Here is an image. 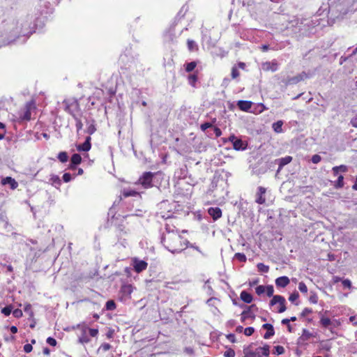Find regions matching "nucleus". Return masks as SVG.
I'll list each match as a JSON object with an SVG mask.
<instances>
[{"label": "nucleus", "instance_id": "obj_1", "mask_svg": "<svg viewBox=\"0 0 357 357\" xmlns=\"http://www.w3.org/2000/svg\"><path fill=\"white\" fill-rule=\"evenodd\" d=\"M44 25L45 19L40 15L34 19L33 15L31 14L22 16L19 19L9 18L2 22L1 27L11 39L8 38L3 45L13 43H24L36 29H42Z\"/></svg>", "mask_w": 357, "mask_h": 357}, {"label": "nucleus", "instance_id": "obj_2", "mask_svg": "<svg viewBox=\"0 0 357 357\" xmlns=\"http://www.w3.org/2000/svg\"><path fill=\"white\" fill-rule=\"evenodd\" d=\"M183 236L177 233L172 232L169 235L161 236V243L165 248L173 254L181 253L185 248H183L184 241Z\"/></svg>", "mask_w": 357, "mask_h": 357}, {"label": "nucleus", "instance_id": "obj_3", "mask_svg": "<svg viewBox=\"0 0 357 357\" xmlns=\"http://www.w3.org/2000/svg\"><path fill=\"white\" fill-rule=\"evenodd\" d=\"M357 0H337L329 5L328 14L331 17L342 18L349 12V8L356 2Z\"/></svg>", "mask_w": 357, "mask_h": 357}, {"label": "nucleus", "instance_id": "obj_4", "mask_svg": "<svg viewBox=\"0 0 357 357\" xmlns=\"http://www.w3.org/2000/svg\"><path fill=\"white\" fill-rule=\"evenodd\" d=\"M79 109V103L77 102V101H75L70 105L66 104V108H65V110L67 112H68L73 116V118L75 119V121L76 122L75 126H76L77 133L79 132V131L82 129V127H83V123L82 122L80 117L79 116H77L74 112V110H78Z\"/></svg>", "mask_w": 357, "mask_h": 357}, {"label": "nucleus", "instance_id": "obj_5", "mask_svg": "<svg viewBox=\"0 0 357 357\" xmlns=\"http://www.w3.org/2000/svg\"><path fill=\"white\" fill-rule=\"evenodd\" d=\"M231 143L233 149L236 151H245L248 148V142L232 134L228 137Z\"/></svg>", "mask_w": 357, "mask_h": 357}, {"label": "nucleus", "instance_id": "obj_6", "mask_svg": "<svg viewBox=\"0 0 357 357\" xmlns=\"http://www.w3.org/2000/svg\"><path fill=\"white\" fill-rule=\"evenodd\" d=\"M301 26H299L300 29H303L305 27H307V31H309L310 33H313L312 29L320 24V19L317 17L314 19H303L301 22Z\"/></svg>", "mask_w": 357, "mask_h": 357}, {"label": "nucleus", "instance_id": "obj_7", "mask_svg": "<svg viewBox=\"0 0 357 357\" xmlns=\"http://www.w3.org/2000/svg\"><path fill=\"white\" fill-rule=\"evenodd\" d=\"M155 174L151 172H144L139 178L138 183L142 185L144 188H149L153 186L152 181Z\"/></svg>", "mask_w": 357, "mask_h": 357}, {"label": "nucleus", "instance_id": "obj_8", "mask_svg": "<svg viewBox=\"0 0 357 357\" xmlns=\"http://www.w3.org/2000/svg\"><path fill=\"white\" fill-rule=\"evenodd\" d=\"M320 317V325L321 327L328 329L332 333H334V328L338 325L337 323H334L330 318L324 317L321 312L319 313Z\"/></svg>", "mask_w": 357, "mask_h": 357}, {"label": "nucleus", "instance_id": "obj_9", "mask_svg": "<svg viewBox=\"0 0 357 357\" xmlns=\"http://www.w3.org/2000/svg\"><path fill=\"white\" fill-rule=\"evenodd\" d=\"M310 76L305 72H302L296 76L287 77L286 81L287 85L296 84L305 79L309 78Z\"/></svg>", "mask_w": 357, "mask_h": 357}, {"label": "nucleus", "instance_id": "obj_10", "mask_svg": "<svg viewBox=\"0 0 357 357\" xmlns=\"http://www.w3.org/2000/svg\"><path fill=\"white\" fill-rule=\"evenodd\" d=\"M292 161V157L289 155H287L284 158H280L275 159L274 160V163L278 165V168L277 169V173H279L281 169L284 167L286 165L290 163Z\"/></svg>", "mask_w": 357, "mask_h": 357}, {"label": "nucleus", "instance_id": "obj_11", "mask_svg": "<svg viewBox=\"0 0 357 357\" xmlns=\"http://www.w3.org/2000/svg\"><path fill=\"white\" fill-rule=\"evenodd\" d=\"M133 268L137 273H140L147 268L148 264L144 261L137 258L133 259Z\"/></svg>", "mask_w": 357, "mask_h": 357}, {"label": "nucleus", "instance_id": "obj_12", "mask_svg": "<svg viewBox=\"0 0 357 357\" xmlns=\"http://www.w3.org/2000/svg\"><path fill=\"white\" fill-rule=\"evenodd\" d=\"M207 212L214 222L220 218L222 214V210L218 206L208 208Z\"/></svg>", "mask_w": 357, "mask_h": 357}, {"label": "nucleus", "instance_id": "obj_13", "mask_svg": "<svg viewBox=\"0 0 357 357\" xmlns=\"http://www.w3.org/2000/svg\"><path fill=\"white\" fill-rule=\"evenodd\" d=\"M266 192V189L262 186H259L257 188V192L256 193V199L255 202L259 204H264L266 202V198L264 195Z\"/></svg>", "mask_w": 357, "mask_h": 357}, {"label": "nucleus", "instance_id": "obj_14", "mask_svg": "<svg viewBox=\"0 0 357 357\" xmlns=\"http://www.w3.org/2000/svg\"><path fill=\"white\" fill-rule=\"evenodd\" d=\"M262 69L265 71L275 72L278 69V63L275 60L266 61L262 63Z\"/></svg>", "mask_w": 357, "mask_h": 357}, {"label": "nucleus", "instance_id": "obj_15", "mask_svg": "<svg viewBox=\"0 0 357 357\" xmlns=\"http://www.w3.org/2000/svg\"><path fill=\"white\" fill-rule=\"evenodd\" d=\"M84 119L86 124L88 126L86 132L91 135L96 131V121L92 118L89 119L86 116H84Z\"/></svg>", "mask_w": 357, "mask_h": 357}, {"label": "nucleus", "instance_id": "obj_16", "mask_svg": "<svg viewBox=\"0 0 357 357\" xmlns=\"http://www.w3.org/2000/svg\"><path fill=\"white\" fill-rule=\"evenodd\" d=\"M1 183L3 185H8L11 190H15L18 187V183L10 176L3 178Z\"/></svg>", "mask_w": 357, "mask_h": 357}, {"label": "nucleus", "instance_id": "obj_17", "mask_svg": "<svg viewBox=\"0 0 357 357\" xmlns=\"http://www.w3.org/2000/svg\"><path fill=\"white\" fill-rule=\"evenodd\" d=\"M261 328L264 330H266V332L264 335V339H269L275 335V330L273 326L271 324H264Z\"/></svg>", "mask_w": 357, "mask_h": 357}, {"label": "nucleus", "instance_id": "obj_18", "mask_svg": "<svg viewBox=\"0 0 357 357\" xmlns=\"http://www.w3.org/2000/svg\"><path fill=\"white\" fill-rule=\"evenodd\" d=\"M252 104V102L249 100H241L237 102L238 107L243 112H250Z\"/></svg>", "mask_w": 357, "mask_h": 357}, {"label": "nucleus", "instance_id": "obj_19", "mask_svg": "<svg viewBox=\"0 0 357 357\" xmlns=\"http://www.w3.org/2000/svg\"><path fill=\"white\" fill-rule=\"evenodd\" d=\"M257 357H261V354L264 356L268 357L270 354V346L265 344L263 347L257 348Z\"/></svg>", "mask_w": 357, "mask_h": 357}, {"label": "nucleus", "instance_id": "obj_20", "mask_svg": "<svg viewBox=\"0 0 357 357\" xmlns=\"http://www.w3.org/2000/svg\"><path fill=\"white\" fill-rule=\"evenodd\" d=\"M290 282V280L287 276H281L275 280V285L278 287H285Z\"/></svg>", "mask_w": 357, "mask_h": 357}, {"label": "nucleus", "instance_id": "obj_21", "mask_svg": "<svg viewBox=\"0 0 357 357\" xmlns=\"http://www.w3.org/2000/svg\"><path fill=\"white\" fill-rule=\"evenodd\" d=\"M257 307L255 304H252L246 307V309L243 311V314H246L248 318H251L254 319L255 318V315L254 314V310H257Z\"/></svg>", "mask_w": 357, "mask_h": 357}, {"label": "nucleus", "instance_id": "obj_22", "mask_svg": "<svg viewBox=\"0 0 357 357\" xmlns=\"http://www.w3.org/2000/svg\"><path fill=\"white\" fill-rule=\"evenodd\" d=\"M240 298L245 303H251L253 300V296L251 294L248 293V291L243 290L241 291L240 294Z\"/></svg>", "mask_w": 357, "mask_h": 357}, {"label": "nucleus", "instance_id": "obj_23", "mask_svg": "<svg viewBox=\"0 0 357 357\" xmlns=\"http://www.w3.org/2000/svg\"><path fill=\"white\" fill-rule=\"evenodd\" d=\"M50 182L57 189H59L61 185V180L60 177L55 174L50 175Z\"/></svg>", "mask_w": 357, "mask_h": 357}, {"label": "nucleus", "instance_id": "obj_24", "mask_svg": "<svg viewBox=\"0 0 357 357\" xmlns=\"http://www.w3.org/2000/svg\"><path fill=\"white\" fill-rule=\"evenodd\" d=\"M272 299L270 301V305L273 306L277 303H280L282 302H285V298L284 296L280 295H273Z\"/></svg>", "mask_w": 357, "mask_h": 357}, {"label": "nucleus", "instance_id": "obj_25", "mask_svg": "<svg viewBox=\"0 0 357 357\" xmlns=\"http://www.w3.org/2000/svg\"><path fill=\"white\" fill-rule=\"evenodd\" d=\"M20 118L22 121H29L31 119V111L28 107V103L26 104V109H24L23 113L20 115Z\"/></svg>", "mask_w": 357, "mask_h": 357}, {"label": "nucleus", "instance_id": "obj_26", "mask_svg": "<svg viewBox=\"0 0 357 357\" xmlns=\"http://www.w3.org/2000/svg\"><path fill=\"white\" fill-rule=\"evenodd\" d=\"M332 170H333V174L335 176H336L339 174L340 172H347L348 167H347V166H346L344 165H341L340 166H335V167H333Z\"/></svg>", "mask_w": 357, "mask_h": 357}, {"label": "nucleus", "instance_id": "obj_27", "mask_svg": "<svg viewBox=\"0 0 357 357\" xmlns=\"http://www.w3.org/2000/svg\"><path fill=\"white\" fill-rule=\"evenodd\" d=\"M313 335L312 333H310L308 330L303 328L302 331V335L299 337V340L303 342L307 341Z\"/></svg>", "mask_w": 357, "mask_h": 357}, {"label": "nucleus", "instance_id": "obj_28", "mask_svg": "<svg viewBox=\"0 0 357 357\" xmlns=\"http://www.w3.org/2000/svg\"><path fill=\"white\" fill-rule=\"evenodd\" d=\"M76 148L77 150L79 152H87L91 149V145L87 144L84 142L82 144H77Z\"/></svg>", "mask_w": 357, "mask_h": 357}, {"label": "nucleus", "instance_id": "obj_29", "mask_svg": "<svg viewBox=\"0 0 357 357\" xmlns=\"http://www.w3.org/2000/svg\"><path fill=\"white\" fill-rule=\"evenodd\" d=\"M197 79H198L197 71H196L193 74L189 75L188 76V83H189V84H190L192 86H195V84L197 82Z\"/></svg>", "mask_w": 357, "mask_h": 357}, {"label": "nucleus", "instance_id": "obj_30", "mask_svg": "<svg viewBox=\"0 0 357 357\" xmlns=\"http://www.w3.org/2000/svg\"><path fill=\"white\" fill-rule=\"evenodd\" d=\"M282 121H278L273 123L272 128L275 132L280 133L282 132Z\"/></svg>", "mask_w": 357, "mask_h": 357}, {"label": "nucleus", "instance_id": "obj_31", "mask_svg": "<svg viewBox=\"0 0 357 357\" xmlns=\"http://www.w3.org/2000/svg\"><path fill=\"white\" fill-rule=\"evenodd\" d=\"M197 65V61H195L189 62V63H186L185 64V70L188 73H191V72L194 71Z\"/></svg>", "mask_w": 357, "mask_h": 357}, {"label": "nucleus", "instance_id": "obj_32", "mask_svg": "<svg viewBox=\"0 0 357 357\" xmlns=\"http://www.w3.org/2000/svg\"><path fill=\"white\" fill-rule=\"evenodd\" d=\"M116 307V303L113 300H108L106 302L105 305V310H109V311L115 310Z\"/></svg>", "mask_w": 357, "mask_h": 357}, {"label": "nucleus", "instance_id": "obj_33", "mask_svg": "<svg viewBox=\"0 0 357 357\" xmlns=\"http://www.w3.org/2000/svg\"><path fill=\"white\" fill-rule=\"evenodd\" d=\"M57 158L61 162L64 163L68 160V155L66 151H61L59 153Z\"/></svg>", "mask_w": 357, "mask_h": 357}, {"label": "nucleus", "instance_id": "obj_34", "mask_svg": "<svg viewBox=\"0 0 357 357\" xmlns=\"http://www.w3.org/2000/svg\"><path fill=\"white\" fill-rule=\"evenodd\" d=\"M78 341L79 343H82V344L88 343L90 341L89 337L86 335V328L82 329V334L79 337Z\"/></svg>", "mask_w": 357, "mask_h": 357}, {"label": "nucleus", "instance_id": "obj_35", "mask_svg": "<svg viewBox=\"0 0 357 357\" xmlns=\"http://www.w3.org/2000/svg\"><path fill=\"white\" fill-rule=\"evenodd\" d=\"M82 157L79 153L73 154L70 158V161L76 165H79L82 162Z\"/></svg>", "mask_w": 357, "mask_h": 357}, {"label": "nucleus", "instance_id": "obj_36", "mask_svg": "<svg viewBox=\"0 0 357 357\" xmlns=\"http://www.w3.org/2000/svg\"><path fill=\"white\" fill-rule=\"evenodd\" d=\"M137 195H139L138 192H137L134 190H132V189L124 190L123 192V196L124 197H128L137 196Z\"/></svg>", "mask_w": 357, "mask_h": 357}, {"label": "nucleus", "instance_id": "obj_37", "mask_svg": "<svg viewBox=\"0 0 357 357\" xmlns=\"http://www.w3.org/2000/svg\"><path fill=\"white\" fill-rule=\"evenodd\" d=\"M187 11H188V7L185 6H183L181 7V10H179V12L178 13L175 20H180L182 17H183L185 16Z\"/></svg>", "mask_w": 357, "mask_h": 357}, {"label": "nucleus", "instance_id": "obj_38", "mask_svg": "<svg viewBox=\"0 0 357 357\" xmlns=\"http://www.w3.org/2000/svg\"><path fill=\"white\" fill-rule=\"evenodd\" d=\"M334 185L336 189L342 188L344 186V176L342 175H339Z\"/></svg>", "mask_w": 357, "mask_h": 357}, {"label": "nucleus", "instance_id": "obj_39", "mask_svg": "<svg viewBox=\"0 0 357 357\" xmlns=\"http://www.w3.org/2000/svg\"><path fill=\"white\" fill-rule=\"evenodd\" d=\"M187 45L188 50L191 52L198 50L197 43L192 40L188 39L187 41Z\"/></svg>", "mask_w": 357, "mask_h": 357}, {"label": "nucleus", "instance_id": "obj_40", "mask_svg": "<svg viewBox=\"0 0 357 357\" xmlns=\"http://www.w3.org/2000/svg\"><path fill=\"white\" fill-rule=\"evenodd\" d=\"M13 312V307L11 305H6L1 309V313L5 316H9Z\"/></svg>", "mask_w": 357, "mask_h": 357}, {"label": "nucleus", "instance_id": "obj_41", "mask_svg": "<svg viewBox=\"0 0 357 357\" xmlns=\"http://www.w3.org/2000/svg\"><path fill=\"white\" fill-rule=\"evenodd\" d=\"M257 269L259 272H261V273H268V271H269V267L268 266H266L263 263H259L257 265Z\"/></svg>", "mask_w": 357, "mask_h": 357}, {"label": "nucleus", "instance_id": "obj_42", "mask_svg": "<svg viewBox=\"0 0 357 357\" xmlns=\"http://www.w3.org/2000/svg\"><path fill=\"white\" fill-rule=\"evenodd\" d=\"M234 258L241 262H245L247 257L243 253L237 252L234 255Z\"/></svg>", "mask_w": 357, "mask_h": 357}, {"label": "nucleus", "instance_id": "obj_43", "mask_svg": "<svg viewBox=\"0 0 357 357\" xmlns=\"http://www.w3.org/2000/svg\"><path fill=\"white\" fill-rule=\"evenodd\" d=\"M309 301L311 303L316 304L318 302V296L314 291H310V296L309 297Z\"/></svg>", "mask_w": 357, "mask_h": 357}, {"label": "nucleus", "instance_id": "obj_44", "mask_svg": "<svg viewBox=\"0 0 357 357\" xmlns=\"http://www.w3.org/2000/svg\"><path fill=\"white\" fill-rule=\"evenodd\" d=\"M273 353L276 355H282L284 353V349L282 346H275L274 347V351Z\"/></svg>", "mask_w": 357, "mask_h": 357}, {"label": "nucleus", "instance_id": "obj_45", "mask_svg": "<svg viewBox=\"0 0 357 357\" xmlns=\"http://www.w3.org/2000/svg\"><path fill=\"white\" fill-rule=\"evenodd\" d=\"M265 291L266 292V295L268 297L273 296L274 293V289L273 285L265 286Z\"/></svg>", "mask_w": 357, "mask_h": 357}, {"label": "nucleus", "instance_id": "obj_46", "mask_svg": "<svg viewBox=\"0 0 357 357\" xmlns=\"http://www.w3.org/2000/svg\"><path fill=\"white\" fill-rule=\"evenodd\" d=\"M225 357H235V351L231 348H228L224 353Z\"/></svg>", "mask_w": 357, "mask_h": 357}, {"label": "nucleus", "instance_id": "obj_47", "mask_svg": "<svg viewBox=\"0 0 357 357\" xmlns=\"http://www.w3.org/2000/svg\"><path fill=\"white\" fill-rule=\"evenodd\" d=\"M299 297V294L297 291H294L289 297V301L291 303L295 302Z\"/></svg>", "mask_w": 357, "mask_h": 357}, {"label": "nucleus", "instance_id": "obj_48", "mask_svg": "<svg viewBox=\"0 0 357 357\" xmlns=\"http://www.w3.org/2000/svg\"><path fill=\"white\" fill-rule=\"evenodd\" d=\"M231 76L232 79H236V77H238L239 76V72L236 66H234L232 67Z\"/></svg>", "mask_w": 357, "mask_h": 357}, {"label": "nucleus", "instance_id": "obj_49", "mask_svg": "<svg viewBox=\"0 0 357 357\" xmlns=\"http://www.w3.org/2000/svg\"><path fill=\"white\" fill-rule=\"evenodd\" d=\"M298 289L302 293H307V287L306 284L303 282H300L298 284Z\"/></svg>", "mask_w": 357, "mask_h": 357}, {"label": "nucleus", "instance_id": "obj_50", "mask_svg": "<svg viewBox=\"0 0 357 357\" xmlns=\"http://www.w3.org/2000/svg\"><path fill=\"white\" fill-rule=\"evenodd\" d=\"M331 348V346L330 344H328L326 342H321L320 343V349L325 351H329Z\"/></svg>", "mask_w": 357, "mask_h": 357}, {"label": "nucleus", "instance_id": "obj_51", "mask_svg": "<svg viewBox=\"0 0 357 357\" xmlns=\"http://www.w3.org/2000/svg\"><path fill=\"white\" fill-rule=\"evenodd\" d=\"M255 332V328L253 327H247L244 329V334L246 336H251Z\"/></svg>", "mask_w": 357, "mask_h": 357}, {"label": "nucleus", "instance_id": "obj_52", "mask_svg": "<svg viewBox=\"0 0 357 357\" xmlns=\"http://www.w3.org/2000/svg\"><path fill=\"white\" fill-rule=\"evenodd\" d=\"M184 245H185V247H190L196 250H197L199 252H202V251L199 250V247L195 245V244L190 243L188 240L184 241Z\"/></svg>", "mask_w": 357, "mask_h": 357}, {"label": "nucleus", "instance_id": "obj_53", "mask_svg": "<svg viewBox=\"0 0 357 357\" xmlns=\"http://www.w3.org/2000/svg\"><path fill=\"white\" fill-rule=\"evenodd\" d=\"M213 125L210 122H204V123H202L200 126V128L202 131L206 130L209 128H212Z\"/></svg>", "mask_w": 357, "mask_h": 357}, {"label": "nucleus", "instance_id": "obj_54", "mask_svg": "<svg viewBox=\"0 0 357 357\" xmlns=\"http://www.w3.org/2000/svg\"><path fill=\"white\" fill-rule=\"evenodd\" d=\"M255 291L257 295H261L265 292V286L259 285L255 288Z\"/></svg>", "mask_w": 357, "mask_h": 357}, {"label": "nucleus", "instance_id": "obj_55", "mask_svg": "<svg viewBox=\"0 0 357 357\" xmlns=\"http://www.w3.org/2000/svg\"><path fill=\"white\" fill-rule=\"evenodd\" d=\"M321 160V157L318 154H314L312 156L311 161L314 164L319 163Z\"/></svg>", "mask_w": 357, "mask_h": 357}, {"label": "nucleus", "instance_id": "obj_56", "mask_svg": "<svg viewBox=\"0 0 357 357\" xmlns=\"http://www.w3.org/2000/svg\"><path fill=\"white\" fill-rule=\"evenodd\" d=\"M62 178L65 183H68L73 179V176L70 173H64Z\"/></svg>", "mask_w": 357, "mask_h": 357}, {"label": "nucleus", "instance_id": "obj_57", "mask_svg": "<svg viewBox=\"0 0 357 357\" xmlns=\"http://www.w3.org/2000/svg\"><path fill=\"white\" fill-rule=\"evenodd\" d=\"M312 312V310L311 308L305 307L303 309L300 316L301 317H305V316H307L309 314H311Z\"/></svg>", "mask_w": 357, "mask_h": 357}, {"label": "nucleus", "instance_id": "obj_58", "mask_svg": "<svg viewBox=\"0 0 357 357\" xmlns=\"http://www.w3.org/2000/svg\"><path fill=\"white\" fill-rule=\"evenodd\" d=\"M255 344V343H251L250 345L245 347L243 349V354L245 355V357L248 354V353H250L252 351V347Z\"/></svg>", "mask_w": 357, "mask_h": 357}, {"label": "nucleus", "instance_id": "obj_59", "mask_svg": "<svg viewBox=\"0 0 357 357\" xmlns=\"http://www.w3.org/2000/svg\"><path fill=\"white\" fill-rule=\"evenodd\" d=\"M112 347V346L109 344V343H102L99 349L98 350H100L102 349L103 351H108L109 349H110Z\"/></svg>", "mask_w": 357, "mask_h": 357}, {"label": "nucleus", "instance_id": "obj_60", "mask_svg": "<svg viewBox=\"0 0 357 357\" xmlns=\"http://www.w3.org/2000/svg\"><path fill=\"white\" fill-rule=\"evenodd\" d=\"M342 284L344 288L351 289L352 286L351 282L349 279L343 280Z\"/></svg>", "mask_w": 357, "mask_h": 357}, {"label": "nucleus", "instance_id": "obj_61", "mask_svg": "<svg viewBox=\"0 0 357 357\" xmlns=\"http://www.w3.org/2000/svg\"><path fill=\"white\" fill-rule=\"evenodd\" d=\"M46 342L48 344H50V346H52V347L56 346V343H57L56 339H54V337H47Z\"/></svg>", "mask_w": 357, "mask_h": 357}, {"label": "nucleus", "instance_id": "obj_62", "mask_svg": "<svg viewBox=\"0 0 357 357\" xmlns=\"http://www.w3.org/2000/svg\"><path fill=\"white\" fill-rule=\"evenodd\" d=\"M22 311L20 309H15L13 310V315L15 318H20L22 316Z\"/></svg>", "mask_w": 357, "mask_h": 357}, {"label": "nucleus", "instance_id": "obj_63", "mask_svg": "<svg viewBox=\"0 0 357 357\" xmlns=\"http://www.w3.org/2000/svg\"><path fill=\"white\" fill-rule=\"evenodd\" d=\"M122 291L123 293L130 294L132 291V286L131 285H125L122 287Z\"/></svg>", "mask_w": 357, "mask_h": 357}, {"label": "nucleus", "instance_id": "obj_64", "mask_svg": "<svg viewBox=\"0 0 357 357\" xmlns=\"http://www.w3.org/2000/svg\"><path fill=\"white\" fill-rule=\"evenodd\" d=\"M285 303H286V301L285 302H282L281 301V303H279L280 304V307H279V309L278 310V313H282V312H284L287 310V307L285 306Z\"/></svg>", "mask_w": 357, "mask_h": 357}]
</instances>
